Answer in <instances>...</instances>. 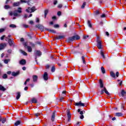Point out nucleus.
<instances>
[{
	"label": "nucleus",
	"instance_id": "nucleus-5",
	"mask_svg": "<svg viewBox=\"0 0 126 126\" xmlns=\"http://www.w3.org/2000/svg\"><path fill=\"white\" fill-rule=\"evenodd\" d=\"M23 46H24L26 49H27L28 52H29V53H31V52H32V48L31 47V46L27 45V42H23Z\"/></svg>",
	"mask_w": 126,
	"mask_h": 126
},
{
	"label": "nucleus",
	"instance_id": "nucleus-21",
	"mask_svg": "<svg viewBox=\"0 0 126 126\" xmlns=\"http://www.w3.org/2000/svg\"><path fill=\"white\" fill-rule=\"evenodd\" d=\"M55 117H56V112H54L52 114L51 117V121L52 122H54V121H55Z\"/></svg>",
	"mask_w": 126,
	"mask_h": 126
},
{
	"label": "nucleus",
	"instance_id": "nucleus-7",
	"mask_svg": "<svg viewBox=\"0 0 126 126\" xmlns=\"http://www.w3.org/2000/svg\"><path fill=\"white\" fill-rule=\"evenodd\" d=\"M6 39H8V43L10 47H14V41H13V39H11L7 37H6Z\"/></svg>",
	"mask_w": 126,
	"mask_h": 126
},
{
	"label": "nucleus",
	"instance_id": "nucleus-33",
	"mask_svg": "<svg viewBox=\"0 0 126 126\" xmlns=\"http://www.w3.org/2000/svg\"><path fill=\"white\" fill-rule=\"evenodd\" d=\"M110 75L112 76V77L115 78L116 77V75L115 74V73L113 71L110 72Z\"/></svg>",
	"mask_w": 126,
	"mask_h": 126
},
{
	"label": "nucleus",
	"instance_id": "nucleus-30",
	"mask_svg": "<svg viewBox=\"0 0 126 126\" xmlns=\"http://www.w3.org/2000/svg\"><path fill=\"white\" fill-rule=\"evenodd\" d=\"M126 92H125V91L124 90H123L121 92L122 97H124L125 96V95H126Z\"/></svg>",
	"mask_w": 126,
	"mask_h": 126
},
{
	"label": "nucleus",
	"instance_id": "nucleus-38",
	"mask_svg": "<svg viewBox=\"0 0 126 126\" xmlns=\"http://www.w3.org/2000/svg\"><path fill=\"white\" fill-rule=\"evenodd\" d=\"M10 28H16V25L14 24H11L9 25Z\"/></svg>",
	"mask_w": 126,
	"mask_h": 126
},
{
	"label": "nucleus",
	"instance_id": "nucleus-22",
	"mask_svg": "<svg viewBox=\"0 0 126 126\" xmlns=\"http://www.w3.org/2000/svg\"><path fill=\"white\" fill-rule=\"evenodd\" d=\"M116 117H123V113L122 112H117L115 113Z\"/></svg>",
	"mask_w": 126,
	"mask_h": 126
},
{
	"label": "nucleus",
	"instance_id": "nucleus-51",
	"mask_svg": "<svg viewBox=\"0 0 126 126\" xmlns=\"http://www.w3.org/2000/svg\"><path fill=\"white\" fill-rule=\"evenodd\" d=\"M30 45L32 46V47H35V44L32 42H30Z\"/></svg>",
	"mask_w": 126,
	"mask_h": 126
},
{
	"label": "nucleus",
	"instance_id": "nucleus-23",
	"mask_svg": "<svg viewBox=\"0 0 126 126\" xmlns=\"http://www.w3.org/2000/svg\"><path fill=\"white\" fill-rule=\"evenodd\" d=\"M45 30H46V31H49V32H51V33H56V31L54 30H49L48 28H45Z\"/></svg>",
	"mask_w": 126,
	"mask_h": 126
},
{
	"label": "nucleus",
	"instance_id": "nucleus-42",
	"mask_svg": "<svg viewBox=\"0 0 126 126\" xmlns=\"http://www.w3.org/2000/svg\"><path fill=\"white\" fill-rule=\"evenodd\" d=\"M85 5H86V2H84L81 6V8H82V9L85 8Z\"/></svg>",
	"mask_w": 126,
	"mask_h": 126
},
{
	"label": "nucleus",
	"instance_id": "nucleus-63",
	"mask_svg": "<svg viewBox=\"0 0 126 126\" xmlns=\"http://www.w3.org/2000/svg\"><path fill=\"white\" fill-rule=\"evenodd\" d=\"M7 74H11V71H7Z\"/></svg>",
	"mask_w": 126,
	"mask_h": 126
},
{
	"label": "nucleus",
	"instance_id": "nucleus-43",
	"mask_svg": "<svg viewBox=\"0 0 126 126\" xmlns=\"http://www.w3.org/2000/svg\"><path fill=\"white\" fill-rule=\"evenodd\" d=\"M5 31V28L0 29V33H2Z\"/></svg>",
	"mask_w": 126,
	"mask_h": 126
},
{
	"label": "nucleus",
	"instance_id": "nucleus-64",
	"mask_svg": "<svg viewBox=\"0 0 126 126\" xmlns=\"http://www.w3.org/2000/svg\"><path fill=\"white\" fill-rule=\"evenodd\" d=\"M116 76L117 77H119V72H116Z\"/></svg>",
	"mask_w": 126,
	"mask_h": 126
},
{
	"label": "nucleus",
	"instance_id": "nucleus-52",
	"mask_svg": "<svg viewBox=\"0 0 126 126\" xmlns=\"http://www.w3.org/2000/svg\"><path fill=\"white\" fill-rule=\"evenodd\" d=\"M23 27H24V28H28V27H29V26L25 24L23 25Z\"/></svg>",
	"mask_w": 126,
	"mask_h": 126
},
{
	"label": "nucleus",
	"instance_id": "nucleus-39",
	"mask_svg": "<svg viewBox=\"0 0 126 126\" xmlns=\"http://www.w3.org/2000/svg\"><path fill=\"white\" fill-rule=\"evenodd\" d=\"M51 71L52 72H55V71H56V68L55 67V66H53L52 67Z\"/></svg>",
	"mask_w": 126,
	"mask_h": 126
},
{
	"label": "nucleus",
	"instance_id": "nucleus-59",
	"mask_svg": "<svg viewBox=\"0 0 126 126\" xmlns=\"http://www.w3.org/2000/svg\"><path fill=\"white\" fill-rule=\"evenodd\" d=\"M57 3H58V1L57 0H55L54 1V5H56V4H57Z\"/></svg>",
	"mask_w": 126,
	"mask_h": 126
},
{
	"label": "nucleus",
	"instance_id": "nucleus-25",
	"mask_svg": "<svg viewBox=\"0 0 126 126\" xmlns=\"http://www.w3.org/2000/svg\"><path fill=\"white\" fill-rule=\"evenodd\" d=\"M21 95L20 94V93L18 92L17 93V96H16V99L19 100V99L20 98Z\"/></svg>",
	"mask_w": 126,
	"mask_h": 126
},
{
	"label": "nucleus",
	"instance_id": "nucleus-32",
	"mask_svg": "<svg viewBox=\"0 0 126 126\" xmlns=\"http://www.w3.org/2000/svg\"><path fill=\"white\" fill-rule=\"evenodd\" d=\"M48 12H49V10H48V9H46L44 11L45 18H46V17L47 16V14H48Z\"/></svg>",
	"mask_w": 126,
	"mask_h": 126
},
{
	"label": "nucleus",
	"instance_id": "nucleus-40",
	"mask_svg": "<svg viewBox=\"0 0 126 126\" xmlns=\"http://www.w3.org/2000/svg\"><path fill=\"white\" fill-rule=\"evenodd\" d=\"M34 116L35 117H36V118H38V117H40V116H41V113H35L34 114Z\"/></svg>",
	"mask_w": 126,
	"mask_h": 126
},
{
	"label": "nucleus",
	"instance_id": "nucleus-35",
	"mask_svg": "<svg viewBox=\"0 0 126 126\" xmlns=\"http://www.w3.org/2000/svg\"><path fill=\"white\" fill-rule=\"evenodd\" d=\"M100 55L103 59H105L106 58L105 57V55H104V52H103L102 50L100 51Z\"/></svg>",
	"mask_w": 126,
	"mask_h": 126
},
{
	"label": "nucleus",
	"instance_id": "nucleus-18",
	"mask_svg": "<svg viewBox=\"0 0 126 126\" xmlns=\"http://www.w3.org/2000/svg\"><path fill=\"white\" fill-rule=\"evenodd\" d=\"M126 105V103L125 102L121 103V110H122V111H126V109H125V106Z\"/></svg>",
	"mask_w": 126,
	"mask_h": 126
},
{
	"label": "nucleus",
	"instance_id": "nucleus-28",
	"mask_svg": "<svg viewBox=\"0 0 126 126\" xmlns=\"http://www.w3.org/2000/svg\"><path fill=\"white\" fill-rule=\"evenodd\" d=\"M20 53H21V54H23V55L24 56H27V53L25 52V51H24L22 50H20Z\"/></svg>",
	"mask_w": 126,
	"mask_h": 126
},
{
	"label": "nucleus",
	"instance_id": "nucleus-47",
	"mask_svg": "<svg viewBox=\"0 0 126 126\" xmlns=\"http://www.w3.org/2000/svg\"><path fill=\"white\" fill-rule=\"evenodd\" d=\"M54 28H59L60 27V26L58 24L54 25Z\"/></svg>",
	"mask_w": 126,
	"mask_h": 126
},
{
	"label": "nucleus",
	"instance_id": "nucleus-37",
	"mask_svg": "<svg viewBox=\"0 0 126 126\" xmlns=\"http://www.w3.org/2000/svg\"><path fill=\"white\" fill-rule=\"evenodd\" d=\"M82 60L83 61V63H84V64H85V63H86V62H85V58L84 57V56H82Z\"/></svg>",
	"mask_w": 126,
	"mask_h": 126
},
{
	"label": "nucleus",
	"instance_id": "nucleus-10",
	"mask_svg": "<svg viewBox=\"0 0 126 126\" xmlns=\"http://www.w3.org/2000/svg\"><path fill=\"white\" fill-rule=\"evenodd\" d=\"M35 27H36V28H38V29H40V30H41V31H43V30H44V29H46L42 25H36L35 26Z\"/></svg>",
	"mask_w": 126,
	"mask_h": 126
},
{
	"label": "nucleus",
	"instance_id": "nucleus-41",
	"mask_svg": "<svg viewBox=\"0 0 126 126\" xmlns=\"http://www.w3.org/2000/svg\"><path fill=\"white\" fill-rule=\"evenodd\" d=\"M20 2L21 3H27V0H20Z\"/></svg>",
	"mask_w": 126,
	"mask_h": 126
},
{
	"label": "nucleus",
	"instance_id": "nucleus-58",
	"mask_svg": "<svg viewBox=\"0 0 126 126\" xmlns=\"http://www.w3.org/2000/svg\"><path fill=\"white\" fill-rule=\"evenodd\" d=\"M80 118L81 119V120H83V119H84V116L80 115Z\"/></svg>",
	"mask_w": 126,
	"mask_h": 126
},
{
	"label": "nucleus",
	"instance_id": "nucleus-12",
	"mask_svg": "<svg viewBox=\"0 0 126 126\" xmlns=\"http://www.w3.org/2000/svg\"><path fill=\"white\" fill-rule=\"evenodd\" d=\"M43 79L44 80H48L49 79V77H48V73L47 72H44L43 75Z\"/></svg>",
	"mask_w": 126,
	"mask_h": 126
},
{
	"label": "nucleus",
	"instance_id": "nucleus-9",
	"mask_svg": "<svg viewBox=\"0 0 126 126\" xmlns=\"http://www.w3.org/2000/svg\"><path fill=\"white\" fill-rule=\"evenodd\" d=\"M67 117L68 118V122H70L71 120V114L70 113V111L69 110H67Z\"/></svg>",
	"mask_w": 126,
	"mask_h": 126
},
{
	"label": "nucleus",
	"instance_id": "nucleus-4",
	"mask_svg": "<svg viewBox=\"0 0 126 126\" xmlns=\"http://www.w3.org/2000/svg\"><path fill=\"white\" fill-rule=\"evenodd\" d=\"M97 47L98 48V49H99V50H101V49H102V41H101V39H99V37H97Z\"/></svg>",
	"mask_w": 126,
	"mask_h": 126
},
{
	"label": "nucleus",
	"instance_id": "nucleus-54",
	"mask_svg": "<svg viewBox=\"0 0 126 126\" xmlns=\"http://www.w3.org/2000/svg\"><path fill=\"white\" fill-rule=\"evenodd\" d=\"M101 18H104L105 17H106V15L105 14H103L101 16Z\"/></svg>",
	"mask_w": 126,
	"mask_h": 126
},
{
	"label": "nucleus",
	"instance_id": "nucleus-1",
	"mask_svg": "<svg viewBox=\"0 0 126 126\" xmlns=\"http://www.w3.org/2000/svg\"><path fill=\"white\" fill-rule=\"evenodd\" d=\"M80 39V36L79 35H74L73 36H71L68 38L67 42L68 43H70V42H73L74 40H79Z\"/></svg>",
	"mask_w": 126,
	"mask_h": 126
},
{
	"label": "nucleus",
	"instance_id": "nucleus-55",
	"mask_svg": "<svg viewBox=\"0 0 126 126\" xmlns=\"http://www.w3.org/2000/svg\"><path fill=\"white\" fill-rule=\"evenodd\" d=\"M88 37H89V36H88V35L84 36L83 39H85V40H86V39H87V38H88Z\"/></svg>",
	"mask_w": 126,
	"mask_h": 126
},
{
	"label": "nucleus",
	"instance_id": "nucleus-50",
	"mask_svg": "<svg viewBox=\"0 0 126 126\" xmlns=\"http://www.w3.org/2000/svg\"><path fill=\"white\" fill-rule=\"evenodd\" d=\"M12 52V50L11 49H9L7 50V53H8V54H11Z\"/></svg>",
	"mask_w": 126,
	"mask_h": 126
},
{
	"label": "nucleus",
	"instance_id": "nucleus-62",
	"mask_svg": "<svg viewBox=\"0 0 126 126\" xmlns=\"http://www.w3.org/2000/svg\"><path fill=\"white\" fill-rule=\"evenodd\" d=\"M40 20H39L38 18H36V22H37V23H38V22H39Z\"/></svg>",
	"mask_w": 126,
	"mask_h": 126
},
{
	"label": "nucleus",
	"instance_id": "nucleus-27",
	"mask_svg": "<svg viewBox=\"0 0 126 126\" xmlns=\"http://www.w3.org/2000/svg\"><path fill=\"white\" fill-rule=\"evenodd\" d=\"M88 25L89 27H90V28H92V24H91V21L90 20L88 21Z\"/></svg>",
	"mask_w": 126,
	"mask_h": 126
},
{
	"label": "nucleus",
	"instance_id": "nucleus-56",
	"mask_svg": "<svg viewBox=\"0 0 126 126\" xmlns=\"http://www.w3.org/2000/svg\"><path fill=\"white\" fill-rule=\"evenodd\" d=\"M57 14H58V16H60V15H61V14H62V12L61 11H58L57 13Z\"/></svg>",
	"mask_w": 126,
	"mask_h": 126
},
{
	"label": "nucleus",
	"instance_id": "nucleus-45",
	"mask_svg": "<svg viewBox=\"0 0 126 126\" xmlns=\"http://www.w3.org/2000/svg\"><path fill=\"white\" fill-rule=\"evenodd\" d=\"M4 38H5V35H2L1 37H0V40L2 41L4 40Z\"/></svg>",
	"mask_w": 126,
	"mask_h": 126
},
{
	"label": "nucleus",
	"instance_id": "nucleus-24",
	"mask_svg": "<svg viewBox=\"0 0 126 126\" xmlns=\"http://www.w3.org/2000/svg\"><path fill=\"white\" fill-rule=\"evenodd\" d=\"M6 90V89L4 88V87L1 85H0V91H5Z\"/></svg>",
	"mask_w": 126,
	"mask_h": 126
},
{
	"label": "nucleus",
	"instance_id": "nucleus-61",
	"mask_svg": "<svg viewBox=\"0 0 126 126\" xmlns=\"http://www.w3.org/2000/svg\"><path fill=\"white\" fill-rule=\"evenodd\" d=\"M81 123L78 122L77 123V124H76V126H79L80 125Z\"/></svg>",
	"mask_w": 126,
	"mask_h": 126
},
{
	"label": "nucleus",
	"instance_id": "nucleus-17",
	"mask_svg": "<svg viewBox=\"0 0 126 126\" xmlns=\"http://www.w3.org/2000/svg\"><path fill=\"white\" fill-rule=\"evenodd\" d=\"M32 79H33V82H37V81L38 80V76L37 75L32 76Z\"/></svg>",
	"mask_w": 126,
	"mask_h": 126
},
{
	"label": "nucleus",
	"instance_id": "nucleus-34",
	"mask_svg": "<svg viewBox=\"0 0 126 126\" xmlns=\"http://www.w3.org/2000/svg\"><path fill=\"white\" fill-rule=\"evenodd\" d=\"M32 103H37V99H36V98H32Z\"/></svg>",
	"mask_w": 126,
	"mask_h": 126
},
{
	"label": "nucleus",
	"instance_id": "nucleus-14",
	"mask_svg": "<svg viewBox=\"0 0 126 126\" xmlns=\"http://www.w3.org/2000/svg\"><path fill=\"white\" fill-rule=\"evenodd\" d=\"M20 73V72L19 71H18L17 72L13 71L12 72V76H17V75H19Z\"/></svg>",
	"mask_w": 126,
	"mask_h": 126
},
{
	"label": "nucleus",
	"instance_id": "nucleus-11",
	"mask_svg": "<svg viewBox=\"0 0 126 126\" xmlns=\"http://www.w3.org/2000/svg\"><path fill=\"white\" fill-rule=\"evenodd\" d=\"M75 106H79L80 107H84L85 105L84 103L81 102V101H80L79 102H76L75 103Z\"/></svg>",
	"mask_w": 126,
	"mask_h": 126
},
{
	"label": "nucleus",
	"instance_id": "nucleus-15",
	"mask_svg": "<svg viewBox=\"0 0 126 126\" xmlns=\"http://www.w3.org/2000/svg\"><path fill=\"white\" fill-rule=\"evenodd\" d=\"M20 4H21V2L20 1L15 2L13 3V6H14V7L16 6H19Z\"/></svg>",
	"mask_w": 126,
	"mask_h": 126
},
{
	"label": "nucleus",
	"instance_id": "nucleus-2",
	"mask_svg": "<svg viewBox=\"0 0 126 126\" xmlns=\"http://www.w3.org/2000/svg\"><path fill=\"white\" fill-rule=\"evenodd\" d=\"M18 13H22V8L19 7L18 10H15L13 12V16L15 17L20 16Z\"/></svg>",
	"mask_w": 126,
	"mask_h": 126
},
{
	"label": "nucleus",
	"instance_id": "nucleus-16",
	"mask_svg": "<svg viewBox=\"0 0 126 126\" xmlns=\"http://www.w3.org/2000/svg\"><path fill=\"white\" fill-rule=\"evenodd\" d=\"M6 47V43H1L0 44V50H3L4 48Z\"/></svg>",
	"mask_w": 126,
	"mask_h": 126
},
{
	"label": "nucleus",
	"instance_id": "nucleus-13",
	"mask_svg": "<svg viewBox=\"0 0 126 126\" xmlns=\"http://www.w3.org/2000/svg\"><path fill=\"white\" fill-rule=\"evenodd\" d=\"M19 63L22 65H24L25 64H26V60L22 59L21 61H20Z\"/></svg>",
	"mask_w": 126,
	"mask_h": 126
},
{
	"label": "nucleus",
	"instance_id": "nucleus-57",
	"mask_svg": "<svg viewBox=\"0 0 126 126\" xmlns=\"http://www.w3.org/2000/svg\"><path fill=\"white\" fill-rule=\"evenodd\" d=\"M63 97H60L59 101L60 102H63Z\"/></svg>",
	"mask_w": 126,
	"mask_h": 126
},
{
	"label": "nucleus",
	"instance_id": "nucleus-20",
	"mask_svg": "<svg viewBox=\"0 0 126 126\" xmlns=\"http://www.w3.org/2000/svg\"><path fill=\"white\" fill-rule=\"evenodd\" d=\"M64 38V35H59L55 37L56 40H61V39H63Z\"/></svg>",
	"mask_w": 126,
	"mask_h": 126
},
{
	"label": "nucleus",
	"instance_id": "nucleus-46",
	"mask_svg": "<svg viewBox=\"0 0 126 126\" xmlns=\"http://www.w3.org/2000/svg\"><path fill=\"white\" fill-rule=\"evenodd\" d=\"M5 122H6V119L5 118H3L2 120V124H4V123H5Z\"/></svg>",
	"mask_w": 126,
	"mask_h": 126
},
{
	"label": "nucleus",
	"instance_id": "nucleus-60",
	"mask_svg": "<svg viewBox=\"0 0 126 126\" xmlns=\"http://www.w3.org/2000/svg\"><path fill=\"white\" fill-rule=\"evenodd\" d=\"M28 36L30 38L32 39V36H31V34L28 33Z\"/></svg>",
	"mask_w": 126,
	"mask_h": 126
},
{
	"label": "nucleus",
	"instance_id": "nucleus-19",
	"mask_svg": "<svg viewBox=\"0 0 126 126\" xmlns=\"http://www.w3.org/2000/svg\"><path fill=\"white\" fill-rule=\"evenodd\" d=\"M99 83L100 87L101 88H104V84L103 83V81L101 79H100Z\"/></svg>",
	"mask_w": 126,
	"mask_h": 126
},
{
	"label": "nucleus",
	"instance_id": "nucleus-44",
	"mask_svg": "<svg viewBox=\"0 0 126 126\" xmlns=\"http://www.w3.org/2000/svg\"><path fill=\"white\" fill-rule=\"evenodd\" d=\"M4 8L5 9H8L9 8H10V6H9L8 5H5L4 6Z\"/></svg>",
	"mask_w": 126,
	"mask_h": 126
},
{
	"label": "nucleus",
	"instance_id": "nucleus-8",
	"mask_svg": "<svg viewBox=\"0 0 126 126\" xmlns=\"http://www.w3.org/2000/svg\"><path fill=\"white\" fill-rule=\"evenodd\" d=\"M104 93H106L107 95H110V93L108 92L107 89L105 87L103 88V89H102L100 91V94H104Z\"/></svg>",
	"mask_w": 126,
	"mask_h": 126
},
{
	"label": "nucleus",
	"instance_id": "nucleus-31",
	"mask_svg": "<svg viewBox=\"0 0 126 126\" xmlns=\"http://www.w3.org/2000/svg\"><path fill=\"white\" fill-rule=\"evenodd\" d=\"M9 62H10V59H5L4 60V63L6 64H7V63H8Z\"/></svg>",
	"mask_w": 126,
	"mask_h": 126
},
{
	"label": "nucleus",
	"instance_id": "nucleus-3",
	"mask_svg": "<svg viewBox=\"0 0 126 126\" xmlns=\"http://www.w3.org/2000/svg\"><path fill=\"white\" fill-rule=\"evenodd\" d=\"M36 7L35 6L32 7V8L31 7H29L28 9H26V12H28V13H32V12H34L36 10Z\"/></svg>",
	"mask_w": 126,
	"mask_h": 126
},
{
	"label": "nucleus",
	"instance_id": "nucleus-6",
	"mask_svg": "<svg viewBox=\"0 0 126 126\" xmlns=\"http://www.w3.org/2000/svg\"><path fill=\"white\" fill-rule=\"evenodd\" d=\"M35 60H37V57H41L42 52L40 50H35L34 52Z\"/></svg>",
	"mask_w": 126,
	"mask_h": 126
},
{
	"label": "nucleus",
	"instance_id": "nucleus-53",
	"mask_svg": "<svg viewBox=\"0 0 126 126\" xmlns=\"http://www.w3.org/2000/svg\"><path fill=\"white\" fill-rule=\"evenodd\" d=\"M58 7L59 8H62V7H63V5H62V4H59Z\"/></svg>",
	"mask_w": 126,
	"mask_h": 126
},
{
	"label": "nucleus",
	"instance_id": "nucleus-29",
	"mask_svg": "<svg viewBox=\"0 0 126 126\" xmlns=\"http://www.w3.org/2000/svg\"><path fill=\"white\" fill-rule=\"evenodd\" d=\"M101 70L102 73H103V74L106 73V70H105V68H104V67L102 66L101 67Z\"/></svg>",
	"mask_w": 126,
	"mask_h": 126
},
{
	"label": "nucleus",
	"instance_id": "nucleus-49",
	"mask_svg": "<svg viewBox=\"0 0 126 126\" xmlns=\"http://www.w3.org/2000/svg\"><path fill=\"white\" fill-rule=\"evenodd\" d=\"M27 2L28 5H31V1L30 0H28Z\"/></svg>",
	"mask_w": 126,
	"mask_h": 126
},
{
	"label": "nucleus",
	"instance_id": "nucleus-48",
	"mask_svg": "<svg viewBox=\"0 0 126 126\" xmlns=\"http://www.w3.org/2000/svg\"><path fill=\"white\" fill-rule=\"evenodd\" d=\"M8 13L10 16H12V15H13V12H12V11H9Z\"/></svg>",
	"mask_w": 126,
	"mask_h": 126
},
{
	"label": "nucleus",
	"instance_id": "nucleus-36",
	"mask_svg": "<svg viewBox=\"0 0 126 126\" xmlns=\"http://www.w3.org/2000/svg\"><path fill=\"white\" fill-rule=\"evenodd\" d=\"M2 79H6V78H7V74H4L2 76Z\"/></svg>",
	"mask_w": 126,
	"mask_h": 126
},
{
	"label": "nucleus",
	"instance_id": "nucleus-26",
	"mask_svg": "<svg viewBox=\"0 0 126 126\" xmlns=\"http://www.w3.org/2000/svg\"><path fill=\"white\" fill-rule=\"evenodd\" d=\"M20 124H21V122L20 121H17L16 122V123L14 124V126H19V125H20Z\"/></svg>",
	"mask_w": 126,
	"mask_h": 126
}]
</instances>
